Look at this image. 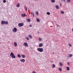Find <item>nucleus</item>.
<instances>
[{"label": "nucleus", "mask_w": 73, "mask_h": 73, "mask_svg": "<svg viewBox=\"0 0 73 73\" xmlns=\"http://www.w3.org/2000/svg\"><path fill=\"white\" fill-rule=\"evenodd\" d=\"M37 50L38 51L40 52H43V50L44 49L42 48H37Z\"/></svg>", "instance_id": "obj_1"}, {"label": "nucleus", "mask_w": 73, "mask_h": 73, "mask_svg": "<svg viewBox=\"0 0 73 73\" xmlns=\"http://www.w3.org/2000/svg\"><path fill=\"white\" fill-rule=\"evenodd\" d=\"M10 56L12 58H16V57L15 56L13 52H11L10 54Z\"/></svg>", "instance_id": "obj_2"}, {"label": "nucleus", "mask_w": 73, "mask_h": 73, "mask_svg": "<svg viewBox=\"0 0 73 73\" xmlns=\"http://www.w3.org/2000/svg\"><path fill=\"white\" fill-rule=\"evenodd\" d=\"M18 25L19 27H21L24 25V23H19L18 24Z\"/></svg>", "instance_id": "obj_3"}, {"label": "nucleus", "mask_w": 73, "mask_h": 73, "mask_svg": "<svg viewBox=\"0 0 73 73\" xmlns=\"http://www.w3.org/2000/svg\"><path fill=\"white\" fill-rule=\"evenodd\" d=\"M13 31L14 32H17V29L16 28H14L13 30Z\"/></svg>", "instance_id": "obj_4"}, {"label": "nucleus", "mask_w": 73, "mask_h": 73, "mask_svg": "<svg viewBox=\"0 0 73 73\" xmlns=\"http://www.w3.org/2000/svg\"><path fill=\"white\" fill-rule=\"evenodd\" d=\"M23 45H24V46H27V47H28V44L26 42H24L23 44Z\"/></svg>", "instance_id": "obj_5"}, {"label": "nucleus", "mask_w": 73, "mask_h": 73, "mask_svg": "<svg viewBox=\"0 0 73 73\" xmlns=\"http://www.w3.org/2000/svg\"><path fill=\"white\" fill-rule=\"evenodd\" d=\"M21 16H22V17H25V16H26V14H21Z\"/></svg>", "instance_id": "obj_6"}, {"label": "nucleus", "mask_w": 73, "mask_h": 73, "mask_svg": "<svg viewBox=\"0 0 73 73\" xmlns=\"http://www.w3.org/2000/svg\"><path fill=\"white\" fill-rule=\"evenodd\" d=\"M5 23V21H2L1 22V24H4Z\"/></svg>", "instance_id": "obj_7"}, {"label": "nucleus", "mask_w": 73, "mask_h": 73, "mask_svg": "<svg viewBox=\"0 0 73 73\" xmlns=\"http://www.w3.org/2000/svg\"><path fill=\"white\" fill-rule=\"evenodd\" d=\"M5 25H8V21H5Z\"/></svg>", "instance_id": "obj_8"}, {"label": "nucleus", "mask_w": 73, "mask_h": 73, "mask_svg": "<svg viewBox=\"0 0 73 73\" xmlns=\"http://www.w3.org/2000/svg\"><path fill=\"white\" fill-rule=\"evenodd\" d=\"M20 61L21 62H25V59H21L20 60Z\"/></svg>", "instance_id": "obj_9"}, {"label": "nucleus", "mask_w": 73, "mask_h": 73, "mask_svg": "<svg viewBox=\"0 0 73 73\" xmlns=\"http://www.w3.org/2000/svg\"><path fill=\"white\" fill-rule=\"evenodd\" d=\"M42 43H40L39 46V47H41V46H42Z\"/></svg>", "instance_id": "obj_10"}, {"label": "nucleus", "mask_w": 73, "mask_h": 73, "mask_svg": "<svg viewBox=\"0 0 73 73\" xmlns=\"http://www.w3.org/2000/svg\"><path fill=\"white\" fill-rule=\"evenodd\" d=\"M27 21H28V22H31V19H27Z\"/></svg>", "instance_id": "obj_11"}, {"label": "nucleus", "mask_w": 73, "mask_h": 73, "mask_svg": "<svg viewBox=\"0 0 73 73\" xmlns=\"http://www.w3.org/2000/svg\"><path fill=\"white\" fill-rule=\"evenodd\" d=\"M28 37H29L30 38H32V36L31 35H29Z\"/></svg>", "instance_id": "obj_12"}, {"label": "nucleus", "mask_w": 73, "mask_h": 73, "mask_svg": "<svg viewBox=\"0 0 73 73\" xmlns=\"http://www.w3.org/2000/svg\"><path fill=\"white\" fill-rule=\"evenodd\" d=\"M14 45L15 46H17V43H16V42H14Z\"/></svg>", "instance_id": "obj_13"}, {"label": "nucleus", "mask_w": 73, "mask_h": 73, "mask_svg": "<svg viewBox=\"0 0 73 73\" xmlns=\"http://www.w3.org/2000/svg\"><path fill=\"white\" fill-rule=\"evenodd\" d=\"M56 67V66H55V65L54 64H53L52 65V68H55Z\"/></svg>", "instance_id": "obj_14"}, {"label": "nucleus", "mask_w": 73, "mask_h": 73, "mask_svg": "<svg viewBox=\"0 0 73 73\" xmlns=\"http://www.w3.org/2000/svg\"><path fill=\"white\" fill-rule=\"evenodd\" d=\"M67 70H70V68L68 66L67 67Z\"/></svg>", "instance_id": "obj_15"}, {"label": "nucleus", "mask_w": 73, "mask_h": 73, "mask_svg": "<svg viewBox=\"0 0 73 73\" xmlns=\"http://www.w3.org/2000/svg\"><path fill=\"white\" fill-rule=\"evenodd\" d=\"M36 20L37 22H40V19H37Z\"/></svg>", "instance_id": "obj_16"}, {"label": "nucleus", "mask_w": 73, "mask_h": 73, "mask_svg": "<svg viewBox=\"0 0 73 73\" xmlns=\"http://www.w3.org/2000/svg\"><path fill=\"white\" fill-rule=\"evenodd\" d=\"M56 8L57 9H58L59 8L58 7V5H56Z\"/></svg>", "instance_id": "obj_17"}, {"label": "nucleus", "mask_w": 73, "mask_h": 73, "mask_svg": "<svg viewBox=\"0 0 73 73\" xmlns=\"http://www.w3.org/2000/svg\"><path fill=\"white\" fill-rule=\"evenodd\" d=\"M51 1L52 3H55V0H51Z\"/></svg>", "instance_id": "obj_18"}, {"label": "nucleus", "mask_w": 73, "mask_h": 73, "mask_svg": "<svg viewBox=\"0 0 73 73\" xmlns=\"http://www.w3.org/2000/svg\"><path fill=\"white\" fill-rule=\"evenodd\" d=\"M46 13L48 15H50V13L49 12H47Z\"/></svg>", "instance_id": "obj_19"}, {"label": "nucleus", "mask_w": 73, "mask_h": 73, "mask_svg": "<svg viewBox=\"0 0 73 73\" xmlns=\"http://www.w3.org/2000/svg\"><path fill=\"white\" fill-rule=\"evenodd\" d=\"M59 64L61 66H62V63L60 62L59 63Z\"/></svg>", "instance_id": "obj_20"}, {"label": "nucleus", "mask_w": 73, "mask_h": 73, "mask_svg": "<svg viewBox=\"0 0 73 73\" xmlns=\"http://www.w3.org/2000/svg\"><path fill=\"white\" fill-rule=\"evenodd\" d=\"M65 0H62L61 1V2L63 3H65Z\"/></svg>", "instance_id": "obj_21"}, {"label": "nucleus", "mask_w": 73, "mask_h": 73, "mask_svg": "<svg viewBox=\"0 0 73 73\" xmlns=\"http://www.w3.org/2000/svg\"><path fill=\"white\" fill-rule=\"evenodd\" d=\"M17 7H20V4L18 3V4L17 5Z\"/></svg>", "instance_id": "obj_22"}, {"label": "nucleus", "mask_w": 73, "mask_h": 73, "mask_svg": "<svg viewBox=\"0 0 73 73\" xmlns=\"http://www.w3.org/2000/svg\"><path fill=\"white\" fill-rule=\"evenodd\" d=\"M69 56H70L69 57V58H70V57L73 56V55L72 54H70Z\"/></svg>", "instance_id": "obj_23"}, {"label": "nucleus", "mask_w": 73, "mask_h": 73, "mask_svg": "<svg viewBox=\"0 0 73 73\" xmlns=\"http://www.w3.org/2000/svg\"><path fill=\"white\" fill-rule=\"evenodd\" d=\"M25 10H26V11H28V10L27 9V7H26V6H25Z\"/></svg>", "instance_id": "obj_24"}, {"label": "nucleus", "mask_w": 73, "mask_h": 73, "mask_svg": "<svg viewBox=\"0 0 73 73\" xmlns=\"http://www.w3.org/2000/svg\"><path fill=\"white\" fill-rule=\"evenodd\" d=\"M21 56L23 58H25V56L24 55H21Z\"/></svg>", "instance_id": "obj_25"}, {"label": "nucleus", "mask_w": 73, "mask_h": 73, "mask_svg": "<svg viewBox=\"0 0 73 73\" xmlns=\"http://www.w3.org/2000/svg\"><path fill=\"white\" fill-rule=\"evenodd\" d=\"M36 15L37 16H38V11L36 12Z\"/></svg>", "instance_id": "obj_26"}, {"label": "nucleus", "mask_w": 73, "mask_h": 73, "mask_svg": "<svg viewBox=\"0 0 73 73\" xmlns=\"http://www.w3.org/2000/svg\"><path fill=\"white\" fill-rule=\"evenodd\" d=\"M61 13L62 14H64V11H61Z\"/></svg>", "instance_id": "obj_27"}, {"label": "nucleus", "mask_w": 73, "mask_h": 73, "mask_svg": "<svg viewBox=\"0 0 73 73\" xmlns=\"http://www.w3.org/2000/svg\"><path fill=\"white\" fill-rule=\"evenodd\" d=\"M18 57H21V55H20L19 54H18Z\"/></svg>", "instance_id": "obj_28"}, {"label": "nucleus", "mask_w": 73, "mask_h": 73, "mask_svg": "<svg viewBox=\"0 0 73 73\" xmlns=\"http://www.w3.org/2000/svg\"><path fill=\"white\" fill-rule=\"evenodd\" d=\"M59 69L60 70V72H61V71H62V69H61V68H59Z\"/></svg>", "instance_id": "obj_29"}, {"label": "nucleus", "mask_w": 73, "mask_h": 73, "mask_svg": "<svg viewBox=\"0 0 73 73\" xmlns=\"http://www.w3.org/2000/svg\"><path fill=\"white\" fill-rule=\"evenodd\" d=\"M6 0H4L3 1V3H6Z\"/></svg>", "instance_id": "obj_30"}, {"label": "nucleus", "mask_w": 73, "mask_h": 73, "mask_svg": "<svg viewBox=\"0 0 73 73\" xmlns=\"http://www.w3.org/2000/svg\"><path fill=\"white\" fill-rule=\"evenodd\" d=\"M68 44H69V46L72 47V45L71 44H70V43H69Z\"/></svg>", "instance_id": "obj_31"}, {"label": "nucleus", "mask_w": 73, "mask_h": 73, "mask_svg": "<svg viewBox=\"0 0 73 73\" xmlns=\"http://www.w3.org/2000/svg\"><path fill=\"white\" fill-rule=\"evenodd\" d=\"M67 1H68V3H69L70 2V0H67Z\"/></svg>", "instance_id": "obj_32"}, {"label": "nucleus", "mask_w": 73, "mask_h": 73, "mask_svg": "<svg viewBox=\"0 0 73 73\" xmlns=\"http://www.w3.org/2000/svg\"><path fill=\"white\" fill-rule=\"evenodd\" d=\"M26 39L27 40H29V38L28 37H26Z\"/></svg>", "instance_id": "obj_33"}, {"label": "nucleus", "mask_w": 73, "mask_h": 73, "mask_svg": "<svg viewBox=\"0 0 73 73\" xmlns=\"http://www.w3.org/2000/svg\"><path fill=\"white\" fill-rule=\"evenodd\" d=\"M39 41H41L42 40V39H41L40 38H39Z\"/></svg>", "instance_id": "obj_34"}, {"label": "nucleus", "mask_w": 73, "mask_h": 73, "mask_svg": "<svg viewBox=\"0 0 73 73\" xmlns=\"http://www.w3.org/2000/svg\"><path fill=\"white\" fill-rule=\"evenodd\" d=\"M31 15H33V14H34V13H33V12H31Z\"/></svg>", "instance_id": "obj_35"}, {"label": "nucleus", "mask_w": 73, "mask_h": 73, "mask_svg": "<svg viewBox=\"0 0 73 73\" xmlns=\"http://www.w3.org/2000/svg\"><path fill=\"white\" fill-rule=\"evenodd\" d=\"M56 25L57 26V27H59V25H58V24H56Z\"/></svg>", "instance_id": "obj_36"}, {"label": "nucleus", "mask_w": 73, "mask_h": 73, "mask_svg": "<svg viewBox=\"0 0 73 73\" xmlns=\"http://www.w3.org/2000/svg\"><path fill=\"white\" fill-rule=\"evenodd\" d=\"M33 73H36V72L33 71Z\"/></svg>", "instance_id": "obj_37"}, {"label": "nucleus", "mask_w": 73, "mask_h": 73, "mask_svg": "<svg viewBox=\"0 0 73 73\" xmlns=\"http://www.w3.org/2000/svg\"><path fill=\"white\" fill-rule=\"evenodd\" d=\"M60 5H61V7L62 6V4H61V3L60 4Z\"/></svg>", "instance_id": "obj_38"}, {"label": "nucleus", "mask_w": 73, "mask_h": 73, "mask_svg": "<svg viewBox=\"0 0 73 73\" xmlns=\"http://www.w3.org/2000/svg\"><path fill=\"white\" fill-rule=\"evenodd\" d=\"M69 64H70V63H69V62H68V63H67V64H68V65H69Z\"/></svg>", "instance_id": "obj_39"}, {"label": "nucleus", "mask_w": 73, "mask_h": 73, "mask_svg": "<svg viewBox=\"0 0 73 73\" xmlns=\"http://www.w3.org/2000/svg\"><path fill=\"white\" fill-rule=\"evenodd\" d=\"M33 17H35V15H34V14H33Z\"/></svg>", "instance_id": "obj_40"}, {"label": "nucleus", "mask_w": 73, "mask_h": 73, "mask_svg": "<svg viewBox=\"0 0 73 73\" xmlns=\"http://www.w3.org/2000/svg\"><path fill=\"white\" fill-rule=\"evenodd\" d=\"M29 27H32V25H29Z\"/></svg>", "instance_id": "obj_41"}, {"label": "nucleus", "mask_w": 73, "mask_h": 73, "mask_svg": "<svg viewBox=\"0 0 73 73\" xmlns=\"http://www.w3.org/2000/svg\"><path fill=\"white\" fill-rule=\"evenodd\" d=\"M52 53L53 54H54V52H53Z\"/></svg>", "instance_id": "obj_42"}, {"label": "nucleus", "mask_w": 73, "mask_h": 73, "mask_svg": "<svg viewBox=\"0 0 73 73\" xmlns=\"http://www.w3.org/2000/svg\"><path fill=\"white\" fill-rule=\"evenodd\" d=\"M72 32H73V29H72Z\"/></svg>", "instance_id": "obj_43"}, {"label": "nucleus", "mask_w": 73, "mask_h": 73, "mask_svg": "<svg viewBox=\"0 0 73 73\" xmlns=\"http://www.w3.org/2000/svg\"><path fill=\"white\" fill-rule=\"evenodd\" d=\"M52 24H53V22H52Z\"/></svg>", "instance_id": "obj_44"}]
</instances>
